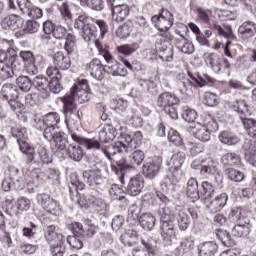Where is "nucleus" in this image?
Returning <instances> with one entry per match:
<instances>
[{"instance_id":"34","label":"nucleus","mask_w":256,"mask_h":256,"mask_svg":"<svg viewBox=\"0 0 256 256\" xmlns=\"http://www.w3.org/2000/svg\"><path fill=\"white\" fill-rule=\"evenodd\" d=\"M218 139L223 145H237L241 141L235 133L229 130L222 131L219 134Z\"/></svg>"},{"instance_id":"48","label":"nucleus","mask_w":256,"mask_h":256,"mask_svg":"<svg viewBox=\"0 0 256 256\" xmlns=\"http://www.w3.org/2000/svg\"><path fill=\"white\" fill-rule=\"evenodd\" d=\"M38 156L43 165H49L50 163H53V154H51V151L47 150L45 146H40L38 148Z\"/></svg>"},{"instance_id":"60","label":"nucleus","mask_w":256,"mask_h":256,"mask_svg":"<svg viewBox=\"0 0 256 256\" xmlns=\"http://www.w3.org/2000/svg\"><path fill=\"white\" fill-rule=\"evenodd\" d=\"M45 64H38L37 62H30L25 64V71L27 75H31L32 77L39 74V67H44Z\"/></svg>"},{"instance_id":"9","label":"nucleus","mask_w":256,"mask_h":256,"mask_svg":"<svg viewBox=\"0 0 256 256\" xmlns=\"http://www.w3.org/2000/svg\"><path fill=\"white\" fill-rule=\"evenodd\" d=\"M112 9V19L116 21V23H123L127 17H129V13H131V8L129 5L125 3H119V0H112L108 2Z\"/></svg>"},{"instance_id":"27","label":"nucleus","mask_w":256,"mask_h":256,"mask_svg":"<svg viewBox=\"0 0 256 256\" xmlns=\"http://www.w3.org/2000/svg\"><path fill=\"white\" fill-rule=\"evenodd\" d=\"M183 170L181 168L170 166L167 172L166 185H175L183 178Z\"/></svg>"},{"instance_id":"28","label":"nucleus","mask_w":256,"mask_h":256,"mask_svg":"<svg viewBox=\"0 0 256 256\" xmlns=\"http://www.w3.org/2000/svg\"><path fill=\"white\" fill-rule=\"evenodd\" d=\"M117 135V130L110 124H106L99 132V139L101 143H110L115 139Z\"/></svg>"},{"instance_id":"42","label":"nucleus","mask_w":256,"mask_h":256,"mask_svg":"<svg viewBox=\"0 0 256 256\" xmlns=\"http://www.w3.org/2000/svg\"><path fill=\"white\" fill-rule=\"evenodd\" d=\"M217 253V244L214 242H205L200 246L199 256H215Z\"/></svg>"},{"instance_id":"39","label":"nucleus","mask_w":256,"mask_h":256,"mask_svg":"<svg viewBox=\"0 0 256 256\" xmlns=\"http://www.w3.org/2000/svg\"><path fill=\"white\" fill-rule=\"evenodd\" d=\"M67 153L69 158L72 159V161H76V162L81 161L84 155L83 148H81L79 144L77 145L70 144L69 147L67 148Z\"/></svg>"},{"instance_id":"58","label":"nucleus","mask_w":256,"mask_h":256,"mask_svg":"<svg viewBox=\"0 0 256 256\" xmlns=\"http://www.w3.org/2000/svg\"><path fill=\"white\" fill-rule=\"evenodd\" d=\"M178 49H180L186 55H191L195 52V46L187 39H183L182 42H178Z\"/></svg>"},{"instance_id":"1","label":"nucleus","mask_w":256,"mask_h":256,"mask_svg":"<svg viewBox=\"0 0 256 256\" xmlns=\"http://www.w3.org/2000/svg\"><path fill=\"white\" fill-rule=\"evenodd\" d=\"M89 100V84L86 79L78 80L70 90V94L62 97L63 113L65 115V123L71 138L79 145H85L87 149H100L101 144L94 139L83 138L78 135L77 123L79 117L77 116V105H83Z\"/></svg>"},{"instance_id":"54","label":"nucleus","mask_w":256,"mask_h":256,"mask_svg":"<svg viewBox=\"0 0 256 256\" xmlns=\"http://www.w3.org/2000/svg\"><path fill=\"white\" fill-rule=\"evenodd\" d=\"M202 195L204 196L205 201L212 199L215 195V188L208 181L202 182Z\"/></svg>"},{"instance_id":"15","label":"nucleus","mask_w":256,"mask_h":256,"mask_svg":"<svg viewBox=\"0 0 256 256\" xmlns=\"http://www.w3.org/2000/svg\"><path fill=\"white\" fill-rule=\"evenodd\" d=\"M1 25L3 29L19 31V29H23V25H25V20H23V18L20 15L10 14L1 21Z\"/></svg>"},{"instance_id":"61","label":"nucleus","mask_w":256,"mask_h":256,"mask_svg":"<svg viewBox=\"0 0 256 256\" xmlns=\"http://www.w3.org/2000/svg\"><path fill=\"white\" fill-rule=\"evenodd\" d=\"M39 22L35 21V20H28L24 26V33H37V31H39Z\"/></svg>"},{"instance_id":"49","label":"nucleus","mask_w":256,"mask_h":256,"mask_svg":"<svg viewBox=\"0 0 256 256\" xmlns=\"http://www.w3.org/2000/svg\"><path fill=\"white\" fill-rule=\"evenodd\" d=\"M60 121L61 118L57 112H51L43 116V123L45 127H55Z\"/></svg>"},{"instance_id":"14","label":"nucleus","mask_w":256,"mask_h":256,"mask_svg":"<svg viewBox=\"0 0 256 256\" xmlns=\"http://www.w3.org/2000/svg\"><path fill=\"white\" fill-rule=\"evenodd\" d=\"M83 199L89 205L96 207L98 211H107V203L99 197V192L97 190H92L83 194Z\"/></svg>"},{"instance_id":"59","label":"nucleus","mask_w":256,"mask_h":256,"mask_svg":"<svg viewBox=\"0 0 256 256\" xmlns=\"http://www.w3.org/2000/svg\"><path fill=\"white\" fill-rule=\"evenodd\" d=\"M217 166L211 162L208 165H202L200 168V175H203L204 177H209L211 175H217Z\"/></svg>"},{"instance_id":"6","label":"nucleus","mask_w":256,"mask_h":256,"mask_svg":"<svg viewBox=\"0 0 256 256\" xmlns=\"http://www.w3.org/2000/svg\"><path fill=\"white\" fill-rule=\"evenodd\" d=\"M204 61L214 73H226V75H231V63H229V60L223 59L219 54L205 53Z\"/></svg>"},{"instance_id":"13","label":"nucleus","mask_w":256,"mask_h":256,"mask_svg":"<svg viewBox=\"0 0 256 256\" xmlns=\"http://www.w3.org/2000/svg\"><path fill=\"white\" fill-rule=\"evenodd\" d=\"M18 145L20 147V151L23 153V155H25L26 165H37V167H39V161L35 159V147L31 146L22 139H18Z\"/></svg>"},{"instance_id":"22","label":"nucleus","mask_w":256,"mask_h":256,"mask_svg":"<svg viewBox=\"0 0 256 256\" xmlns=\"http://www.w3.org/2000/svg\"><path fill=\"white\" fill-rule=\"evenodd\" d=\"M227 201H229V196L227 193H222L217 195L207 204V209H209L211 213H219V211H221L223 207L227 205Z\"/></svg>"},{"instance_id":"7","label":"nucleus","mask_w":256,"mask_h":256,"mask_svg":"<svg viewBox=\"0 0 256 256\" xmlns=\"http://www.w3.org/2000/svg\"><path fill=\"white\" fill-rule=\"evenodd\" d=\"M94 45L99 52V55H102L107 65L104 66V71H107L109 75H116L119 69V62L113 59V55L109 51V46L101 43L99 40L94 41Z\"/></svg>"},{"instance_id":"33","label":"nucleus","mask_w":256,"mask_h":256,"mask_svg":"<svg viewBox=\"0 0 256 256\" xmlns=\"http://www.w3.org/2000/svg\"><path fill=\"white\" fill-rule=\"evenodd\" d=\"M139 223L145 231H152L153 227H155V223H157V218L151 213H143L139 217Z\"/></svg>"},{"instance_id":"43","label":"nucleus","mask_w":256,"mask_h":256,"mask_svg":"<svg viewBox=\"0 0 256 256\" xmlns=\"http://www.w3.org/2000/svg\"><path fill=\"white\" fill-rule=\"evenodd\" d=\"M241 121L249 137H256V120L242 116Z\"/></svg>"},{"instance_id":"26","label":"nucleus","mask_w":256,"mask_h":256,"mask_svg":"<svg viewBox=\"0 0 256 256\" xmlns=\"http://www.w3.org/2000/svg\"><path fill=\"white\" fill-rule=\"evenodd\" d=\"M120 241L123 245L133 247V245H137L139 242V233L135 229L129 228L121 235Z\"/></svg>"},{"instance_id":"3","label":"nucleus","mask_w":256,"mask_h":256,"mask_svg":"<svg viewBox=\"0 0 256 256\" xmlns=\"http://www.w3.org/2000/svg\"><path fill=\"white\" fill-rule=\"evenodd\" d=\"M179 97L171 92L161 93L157 100L156 105L164 111L170 119L177 120L179 119V114L177 113L176 105H179Z\"/></svg>"},{"instance_id":"63","label":"nucleus","mask_w":256,"mask_h":256,"mask_svg":"<svg viewBox=\"0 0 256 256\" xmlns=\"http://www.w3.org/2000/svg\"><path fill=\"white\" fill-rule=\"evenodd\" d=\"M17 209L19 211H29L31 209V200L25 196L17 200Z\"/></svg>"},{"instance_id":"45","label":"nucleus","mask_w":256,"mask_h":256,"mask_svg":"<svg viewBox=\"0 0 256 256\" xmlns=\"http://www.w3.org/2000/svg\"><path fill=\"white\" fill-rule=\"evenodd\" d=\"M16 84L21 91H24V93H29L31 87H33V81H31L29 76H19L16 79Z\"/></svg>"},{"instance_id":"35","label":"nucleus","mask_w":256,"mask_h":256,"mask_svg":"<svg viewBox=\"0 0 256 256\" xmlns=\"http://www.w3.org/2000/svg\"><path fill=\"white\" fill-rule=\"evenodd\" d=\"M45 237L49 245L63 241V234L57 232V227H55V225L47 226Z\"/></svg>"},{"instance_id":"37","label":"nucleus","mask_w":256,"mask_h":256,"mask_svg":"<svg viewBox=\"0 0 256 256\" xmlns=\"http://www.w3.org/2000/svg\"><path fill=\"white\" fill-rule=\"evenodd\" d=\"M1 91L6 101H13L19 97V90L13 84H4Z\"/></svg>"},{"instance_id":"44","label":"nucleus","mask_w":256,"mask_h":256,"mask_svg":"<svg viewBox=\"0 0 256 256\" xmlns=\"http://www.w3.org/2000/svg\"><path fill=\"white\" fill-rule=\"evenodd\" d=\"M216 235L218 236L224 247H234L235 240L231 238V234H229V232H227L226 230L218 229L216 230Z\"/></svg>"},{"instance_id":"17","label":"nucleus","mask_w":256,"mask_h":256,"mask_svg":"<svg viewBox=\"0 0 256 256\" xmlns=\"http://www.w3.org/2000/svg\"><path fill=\"white\" fill-rule=\"evenodd\" d=\"M188 131L194 135L196 139L207 143L211 139V134L209 130L201 123L190 124L188 126Z\"/></svg>"},{"instance_id":"40","label":"nucleus","mask_w":256,"mask_h":256,"mask_svg":"<svg viewBox=\"0 0 256 256\" xmlns=\"http://www.w3.org/2000/svg\"><path fill=\"white\" fill-rule=\"evenodd\" d=\"M225 175L230 181H234V183H241L245 180V174L235 168H226Z\"/></svg>"},{"instance_id":"62","label":"nucleus","mask_w":256,"mask_h":256,"mask_svg":"<svg viewBox=\"0 0 256 256\" xmlns=\"http://www.w3.org/2000/svg\"><path fill=\"white\" fill-rule=\"evenodd\" d=\"M53 37L54 39H67V35H71V33L67 32V28L63 27V26H56L54 28V32H53Z\"/></svg>"},{"instance_id":"25","label":"nucleus","mask_w":256,"mask_h":256,"mask_svg":"<svg viewBox=\"0 0 256 256\" xmlns=\"http://www.w3.org/2000/svg\"><path fill=\"white\" fill-rule=\"evenodd\" d=\"M89 72L91 76L97 81L103 79V74L105 73V67L101 64V60L95 58L89 63Z\"/></svg>"},{"instance_id":"30","label":"nucleus","mask_w":256,"mask_h":256,"mask_svg":"<svg viewBox=\"0 0 256 256\" xmlns=\"http://www.w3.org/2000/svg\"><path fill=\"white\" fill-rule=\"evenodd\" d=\"M82 177L85 183H88L90 187H97V185H101V183H103V179H101L99 173L93 170L84 171Z\"/></svg>"},{"instance_id":"2","label":"nucleus","mask_w":256,"mask_h":256,"mask_svg":"<svg viewBox=\"0 0 256 256\" xmlns=\"http://www.w3.org/2000/svg\"><path fill=\"white\" fill-rule=\"evenodd\" d=\"M114 149L119 153H128V161L130 165H141L145 161V153L143 150L137 149V141L131 138L129 134H123L118 142H115Z\"/></svg>"},{"instance_id":"55","label":"nucleus","mask_w":256,"mask_h":256,"mask_svg":"<svg viewBox=\"0 0 256 256\" xmlns=\"http://www.w3.org/2000/svg\"><path fill=\"white\" fill-rule=\"evenodd\" d=\"M168 140L176 147H181L183 145V138H181V134L177 132L175 129H170L168 132Z\"/></svg>"},{"instance_id":"20","label":"nucleus","mask_w":256,"mask_h":256,"mask_svg":"<svg viewBox=\"0 0 256 256\" xmlns=\"http://www.w3.org/2000/svg\"><path fill=\"white\" fill-rule=\"evenodd\" d=\"M251 220L249 217H240L238 220V224L234 226L232 233L235 237H247V235L251 232V227L249 226Z\"/></svg>"},{"instance_id":"50","label":"nucleus","mask_w":256,"mask_h":256,"mask_svg":"<svg viewBox=\"0 0 256 256\" xmlns=\"http://www.w3.org/2000/svg\"><path fill=\"white\" fill-rule=\"evenodd\" d=\"M185 157L184 152L174 153L169 161V166L181 169V167H183V163H185Z\"/></svg>"},{"instance_id":"11","label":"nucleus","mask_w":256,"mask_h":256,"mask_svg":"<svg viewBox=\"0 0 256 256\" xmlns=\"http://www.w3.org/2000/svg\"><path fill=\"white\" fill-rule=\"evenodd\" d=\"M173 21V14L167 10H162L159 16L152 17V23L162 32L169 31L173 27Z\"/></svg>"},{"instance_id":"16","label":"nucleus","mask_w":256,"mask_h":256,"mask_svg":"<svg viewBox=\"0 0 256 256\" xmlns=\"http://www.w3.org/2000/svg\"><path fill=\"white\" fill-rule=\"evenodd\" d=\"M174 216L177 219L180 231H187V229H189V225H191V219L189 218L187 209L183 206H176Z\"/></svg>"},{"instance_id":"10","label":"nucleus","mask_w":256,"mask_h":256,"mask_svg":"<svg viewBox=\"0 0 256 256\" xmlns=\"http://www.w3.org/2000/svg\"><path fill=\"white\" fill-rule=\"evenodd\" d=\"M37 201L42 209L51 213V215H61V207L57 200L51 198L49 194L43 193L37 196Z\"/></svg>"},{"instance_id":"38","label":"nucleus","mask_w":256,"mask_h":256,"mask_svg":"<svg viewBox=\"0 0 256 256\" xmlns=\"http://www.w3.org/2000/svg\"><path fill=\"white\" fill-rule=\"evenodd\" d=\"M232 108L240 115V119H243V117H249V115H251V112H249V105L244 99L236 100L233 103Z\"/></svg>"},{"instance_id":"5","label":"nucleus","mask_w":256,"mask_h":256,"mask_svg":"<svg viewBox=\"0 0 256 256\" xmlns=\"http://www.w3.org/2000/svg\"><path fill=\"white\" fill-rule=\"evenodd\" d=\"M170 211L167 207L160 210V231L166 245H171L173 237H175V223L171 220Z\"/></svg>"},{"instance_id":"57","label":"nucleus","mask_w":256,"mask_h":256,"mask_svg":"<svg viewBox=\"0 0 256 256\" xmlns=\"http://www.w3.org/2000/svg\"><path fill=\"white\" fill-rule=\"evenodd\" d=\"M13 75H15L13 66H11L10 64H3L2 66H0V79H11Z\"/></svg>"},{"instance_id":"23","label":"nucleus","mask_w":256,"mask_h":256,"mask_svg":"<svg viewBox=\"0 0 256 256\" xmlns=\"http://www.w3.org/2000/svg\"><path fill=\"white\" fill-rule=\"evenodd\" d=\"M19 57L22 59L24 65H28L29 63H38L39 65H45V57L43 55L38 54L35 56L31 50H22L19 52Z\"/></svg>"},{"instance_id":"21","label":"nucleus","mask_w":256,"mask_h":256,"mask_svg":"<svg viewBox=\"0 0 256 256\" xmlns=\"http://www.w3.org/2000/svg\"><path fill=\"white\" fill-rule=\"evenodd\" d=\"M238 35L244 41L252 39V37L256 36V23L253 21H246L242 23L238 28Z\"/></svg>"},{"instance_id":"29","label":"nucleus","mask_w":256,"mask_h":256,"mask_svg":"<svg viewBox=\"0 0 256 256\" xmlns=\"http://www.w3.org/2000/svg\"><path fill=\"white\" fill-rule=\"evenodd\" d=\"M194 245L195 241L193 240V237L187 236L180 241V244L175 249V254L177 256H183L185 253H189Z\"/></svg>"},{"instance_id":"24","label":"nucleus","mask_w":256,"mask_h":256,"mask_svg":"<svg viewBox=\"0 0 256 256\" xmlns=\"http://www.w3.org/2000/svg\"><path fill=\"white\" fill-rule=\"evenodd\" d=\"M243 149L245 151V159L256 167V141L245 140Z\"/></svg>"},{"instance_id":"41","label":"nucleus","mask_w":256,"mask_h":256,"mask_svg":"<svg viewBox=\"0 0 256 256\" xmlns=\"http://www.w3.org/2000/svg\"><path fill=\"white\" fill-rule=\"evenodd\" d=\"M79 1L81 7H88L92 11H103L105 3L103 0H77Z\"/></svg>"},{"instance_id":"36","label":"nucleus","mask_w":256,"mask_h":256,"mask_svg":"<svg viewBox=\"0 0 256 256\" xmlns=\"http://www.w3.org/2000/svg\"><path fill=\"white\" fill-rule=\"evenodd\" d=\"M186 195H187V197H189V199L198 201L200 196H199V182H197V179L190 178L188 180Z\"/></svg>"},{"instance_id":"4","label":"nucleus","mask_w":256,"mask_h":256,"mask_svg":"<svg viewBox=\"0 0 256 256\" xmlns=\"http://www.w3.org/2000/svg\"><path fill=\"white\" fill-rule=\"evenodd\" d=\"M188 75L190 79H192V81L194 82H191V80H189L188 78H184L179 83L181 93H183V95H187L188 97H191V95H193L194 85H197L198 87H205L207 83H213V78H211V76L207 74H203L202 76H193V74L189 72Z\"/></svg>"},{"instance_id":"19","label":"nucleus","mask_w":256,"mask_h":256,"mask_svg":"<svg viewBox=\"0 0 256 256\" xmlns=\"http://www.w3.org/2000/svg\"><path fill=\"white\" fill-rule=\"evenodd\" d=\"M32 85L37 89L42 99L49 97V80L47 77L43 75L36 76L32 81Z\"/></svg>"},{"instance_id":"47","label":"nucleus","mask_w":256,"mask_h":256,"mask_svg":"<svg viewBox=\"0 0 256 256\" xmlns=\"http://www.w3.org/2000/svg\"><path fill=\"white\" fill-rule=\"evenodd\" d=\"M110 195L112 198L117 199L118 201H122L123 203H127V198H125V190L119 187L117 184H113L110 188Z\"/></svg>"},{"instance_id":"51","label":"nucleus","mask_w":256,"mask_h":256,"mask_svg":"<svg viewBox=\"0 0 256 256\" xmlns=\"http://www.w3.org/2000/svg\"><path fill=\"white\" fill-rule=\"evenodd\" d=\"M182 118L187 123H191V125H195L196 124L195 119H197V112L191 109L189 106H184L183 112H182Z\"/></svg>"},{"instance_id":"56","label":"nucleus","mask_w":256,"mask_h":256,"mask_svg":"<svg viewBox=\"0 0 256 256\" xmlns=\"http://www.w3.org/2000/svg\"><path fill=\"white\" fill-rule=\"evenodd\" d=\"M50 251L53 256H63L65 254V245H63V240L50 244Z\"/></svg>"},{"instance_id":"53","label":"nucleus","mask_w":256,"mask_h":256,"mask_svg":"<svg viewBox=\"0 0 256 256\" xmlns=\"http://www.w3.org/2000/svg\"><path fill=\"white\" fill-rule=\"evenodd\" d=\"M135 27L141 35H146L149 31V24H147V20L143 16L136 18Z\"/></svg>"},{"instance_id":"64","label":"nucleus","mask_w":256,"mask_h":256,"mask_svg":"<svg viewBox=\"0 0 256 256\" xmlns=\"http://www.w3.org/2000/svg\"><path fill=\"white\" fill-rule=\"evenodd\" d=\"M17 7H19L23 15H28L30 9L33 7V3H31L29 0H17Z\"/></svg>"},{"instance_id":"8","label":"nucleus","mask_w":256,"mask_h":256,"mask_svg":"<svg viewBox=\"0 0 256 256\" xmlns=\"http://www.w3.org/2000/svg\"><path fill=\"white\" fill-rule=\"evenodd\" d=\"M163 165L161 156H153L147 159L142 167V174L146 179L153 180L159 175Z\"/></svg>"},{"instance_id":"31","label":"nucleus","mask_w":256,"mask_h":256,"mask_svg":"<svg viewBox=\"0 0 256 256\" xmlns=\"http://www.w3.org/2000/svg\"><path fill=\"white\" fill-rule=\"evenodd\" d=\"M53 60L54 65L62 71H67V69L71 68V58H69V56H65L63 52H57L54 55Z\"/></svg>"},{"instance_id":"12","label":"nucleus","mask_w":256,"mask_h":256,"mask_svg":"<svg viewBox=\"0 0 256 256\" xmlns=\"http://www.w3.org/2000/svg\"><path fill=\"white\" fill-rule=\"evenodd\" d=\"M210 29H214L215 31L218 32V35H220V37H224L225 39H227L224 47V53L226 57H230V59H233L231 50H229V45H231V41H234L235 39V34H233V29H231V27H227L223 29L221 26L217 24L210 25Z\"/></svg>"},{"instance_id":"18","label":"nucleus","mask_w":256,"mask_h":256,"mask_svg":"<svg viewBox=\"0 0 256 256\" xmlns=\"http://www.w3.org/2000/svg\"><path fill=\"white\" fill-rule=\"evenodd\" d=\"M145 187V179L141 175L134 176L128 183L127 192L132 197H137Z\"/></svg>"},{"instance_id":"46","label":"nucleus","mask_w":256,"mask_h":256,"mask_svg":"<svg viewBox=\"0 0 256 256\" xmlns=\"http://www.w3.org/2000/svg\"><path fill=\"white\" fill-rule=\"evenodd\" d=\"M64 49L68 53V55H72V53H75V51H77V39L75 38V35H67V37L65 38Z\"/></svg>"},{"instance_id":"32","label":"nucleus","mask_w":256,"mask_h":256,"mask_svg":"<svg viewBox=\"0 0 256 256\" xmlns=\"http://www.w3.org/2000/svg\"><path fill=\"white\" fill-rule=\"evenodd\" d=\"M221 163L223 167H237V165H241V156L237 153H226L221 157Z\"/></svg>"},{"instance_id":"52","label":"nucleus","mask_w":256,"mask_h":256,"mask_svg":"<svg viewBox=\"0 0 256 256\" xmlns=\"http://www.w3.org/2000/svg\"><path fill=\"white\" fill-rule=\"evenodd\" d=\"M141 243L147 249V251H153L157 247V240L155 237L149 234H143L141 237Z\"/></svg>"}]
</instances>
